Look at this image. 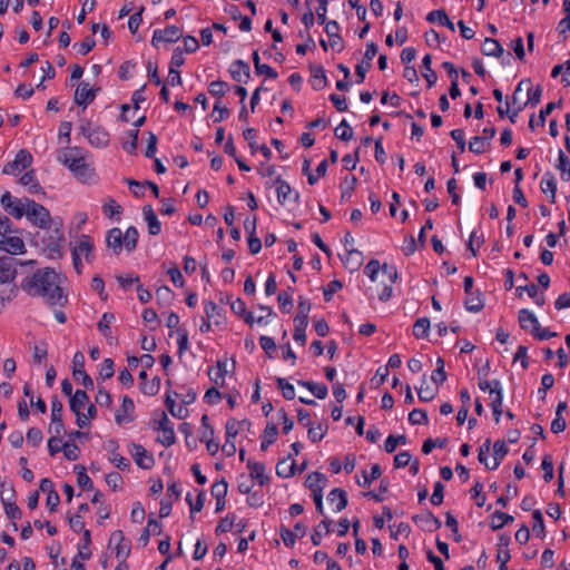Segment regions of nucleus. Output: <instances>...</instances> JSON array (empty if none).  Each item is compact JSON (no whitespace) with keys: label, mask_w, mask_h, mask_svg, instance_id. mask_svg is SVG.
I'll list each match as a JSON object with an SVG mask.
<instances>
[{"label":"nucleus","mask_w":570,"mask_h":570,"mask_svg":"<svg viewBox=\"0 0 570 570\" xmlns=\"http://www.w3.org/2000/svg\"><path fill=\"white\" fill-rule=\"evenodd\" d=\"M97 90L91 88L88 82L81 81L75 91L73 100L78 106L86 109L95 100Z\"/></svg>","instance_id":"nucleus-18"},{"label":"nucleus","mask_w":570,"mask_h":570,"mask_svg":"<svg viewBox=\"0 0 570 570\" xmlns=\"http://www.w3.org/2000/svg\"><path fill=\"white\" fill-rule=\"evenodd\" d=\"M431 65H432V56L430 53H426L422 59V68H423L422 76L426 80L429 88H432L438 80V75L432 69Z\"/></svg>","instance_id":"nucleus-36"},{"label":"nucleus","mask_w":570,"mask_h":570,"mask_svg":"<svg viewBox=\"0 0 570 570\" xmlns=\"http://www.w3.org/2000/svg\"><path fill=\"white\" fill-rule=\"evenodd\" d=\"M183 37V31L177 26H168L165 29H156L153 33L151 45L158 47L161 42H176Z\"/></svg>","instance_id":"nucleus-14"},{"label":"nucleus","mask_w":570,"mask_h":570,"mask_svg":"<svg viewBox=\"0 0 570 570\" xmlns=\"http://www.w3.org/2000/svg\"><path fill=\"white\" fill-rule=\"evenodd\" d=\"M518 321L520 327L522 330L538 331L539 330V321L533 312L528 308H522L519 311Z\"/></svg>","instance_id":"nucleus-28"},{"label":"nucleus","mask_w":570,"mask_h":570,"mask_svg":"<svg viewBox=\"0 0 570 570\" xmlns=\"http://www.w3.org/2000/svg\"><path fill=\"white\" fill-rule=\"evenodd\" d=\"M80 130L92 147L105 148L109 145V132L101 126H94L89 120H83Z\"/></svg>","instance_id":"nucleus-6"},{"label":"nucleus","mask_w":570,"mask_h":570,"mask_svg":"<svg viewBox=\"0 0 570 570\" xmlns=\"http://www.w3.org/2000/svg\"><path fill=\"white\" fill-rule=\"evenodd\" d=\"M28 200H30V199L29 198H22V199L16 198L10 194V191H6L4 194H2V196L0 198V203H1L2 207L4 208V210L9 215H11L12 217H14L17 219H20L24 215H27V209L29 206Z\"/></svg>","instance_id":"nucleus-9"},{"label":"nucleus","mask_w":570,"mask_h":570,"mask_svg":"<svg viewBox=\"0 0 570 570\" xmlns=\"http://www.w3.org/2000/svg\"><path fill=\"white\" fill-rule=\"evenodd\" d=\"M292 292L293 289L291 292L283 291L277 296L278 305L283 313H289L293 308Z\"/></svg>","instance_id":"nucleus-55"},{"label":"nucleus","mask_w":570,"mask_h":570,"mask_svg":"<svg viewBox=\"0 0 570 570\" xmlns=\"http://www.w3.org/2000/svg\"><path fill=\"white\" fill-rule=\"evenodd\" d=\"M541 191L544 194H550V203H556L557 196V179L551 171H546L540 181Z\"/></svg>","instance_id":"nucleus-29"},{"label":"nucleus","mask_w":570,"mask_h":570,"mask_svg":"<svg viewBox=\"0 0 570 570\" xmlns=\"http://www.w3.org/2000/svg\"><path fill=\"white\" fill-rule=\"evenodd\" d=\"M124 247L128 253L132 252L137 247L139 233L135 226H129L125 234H122Z\"/></svg>","instance_id":"nucleus-41"},{"label":"nucleus","mask_w":570,"mask_h":570,"mask_svg":"<svg viewBox=\"0 0 570 570\" xmlns=\"http://www.w3.org/2000/svg\"><path fill=\"white\" fill-rule=\"evenodd\" d=\"M32 161V156L29 151L26 149H21L17 153L14 159L10 163H8L4 168L3 173L7 175H19L22 170H24Z\"/></svg>","instance_id":"nucleus-13"},{"label":"nucleus","mask_w":570,"mask_h":570,"mask_svg":"<svg viewBox=\"0 0 570 570\" xmlns=\"http://www.w3.org/2000/svg\"><path fill=\"white\" fill-rule=\"evenodd\" d=\"M107 246L112 249V252L118 255L124 246L122 232L118 227H114L108 230L106 236Z\"/></svg>","instance_id":"nucleus-31"},{"label":"nucleus","mask_w":570,"mask_h":570,"mask_svg":"<svg viewBox=\"0 0 570 570\" xmlns=\"http://www.w3.org/2000/svg\"><path fill=\"white\" fill-rule=\"evenodd\" d=\"M61 227L62 223L57 222L50 227L42 229V250L50 259H58L62 256V242L65 240V235Z\"/></svg>","instance_id":"nucleus-4"},{"label":"nucleus","mask_w":570,"mask_h":570,"mask_svg":"<svg viewBox=\"0 0 570 570\" xmlns=\"http://www.w3.org/2000/svg\"><path fill=\"white\" fill-rule=\"evenodd\" d=\"M229 73L233 80L247 83L250 78L249 65L242 59L235 60L229 67Z\"/></svg>","instance_id":"nucleus-19"},{"label":"nucleus","mask_w":570,"mask_h":570,"mask_svg":"<svg viewBox=\"0 0 570 570\" xmlns=\"http://www.w3.org/2000/svg\"><path fill=\"white\" fill-rule=\"evenodd\" d=\"M430 331V320L428 317H421L416 320L413 325V335L416 338H426Z\"/></svg>","instance_id":"nucleus-49"},{"label":"nucleus","mask_w":570,"mask_h":570,"mask_svg":"<svg viewBox=\"0 0 570 570\" xmlns=\"http://www.w3.org/2000/svg\"><path fill=\"white\" fill-rule=\"evenodd\" d=\"M335 135L338 139L348 141L353 138V129L346 121L343 119L340 125L335 128Z\"/></svg>","instance_id":"nucleus-56"},{"label":"nucleus","mask_w":570,"mask_h":570,"mask_svg":"<svg viewBox=\"0 0 570 570\" xmlns=\"http://www.w3.org/2000/svg\"><path fill=\"white\" fill-rule=\"evenodd\" d=\"M0 249L10 255H20L24 253V243L19 236L8 235L3 237V244H1Z\"/></svg>","instance_id":"nucleus-27"},{"label":"nucleus","mask_w":570,"mask_h":570,"mask_svg":"<svg viewBox=\"0 0 570 570\" xmlns=\"http://www.w3.org/2000/svg\"><path fill=\"white\" fill-rule=\"evenodd\" d=\"M59 160L82 183H87L94 176V169L86 161L85 153L75 146L67 148Z\"/></svg>","instance_id":"nucleus-3"},{"label":"nucleus","mask_w":570,"mask_h":570,"mask_svg":"<svg viewBox=\"0 0 570 570\" xmlns=\"http://www.w3.org/2000/svg\"><path fill=\"white\" fill-rule=\"evenodd\" d=\"M343 288V284L338 279L331 281L326 286L323 287V296L325 302H330L334 294Z\"/></svg>","instance_id":"nucleus-61"},{"label":"nucleus","mask_w":570,"mask_h":570,"mask_svg":"<svg viewBox=\"0 0 570 570\" xmlns=\"http://www.w3.org/2000/svg\"><path fill=\"white\" fill-rule=\"evenodd\" d=\"M278 435V429L274 423H267L261 439V449L266 451L271 444H273Z\"/></svg>","instance_id":"nucleus-38"},{"label":"nucleus","mask_w":570,"mask_h":570,"mask_svg":"<svg viewBox=\"0 0 570 570\" xmlns=\"http://www.w3.org/2000/svg\"><path fill=\"white\" fill-rule=\"evenodd\" d=\"M311 309H312V304H311L309 299H307L303 296H299L298 297V311H297V314L294 317V320L308 321V315H309Z\"/></svg>","instance_id":"nucleus-57"},{"label":"nucleus","mask_w":570,"mask_h":570,"mask_svg":"<svg viewBox=\"0 0 570 570\" xmlns=\"http://www.w3.org/2000/svg\"><path fill=\"white\" fill-rule=\"evenodd\" d=\"M63 277L53 268L45 267L27 275L20 283V288L31 297H42L50 306L62 307L68 302L61 284Z\"/></svg>","instance_id":"nucleus-1"},{"label":"nucleus","mask_w":570,"mask_h":570,"mask_svg":"<svg viewBox=\"0 0 570 570\" xmlns=\"http://www.w3.org/2000/svg\"><path fill=\"white\" fill-rule=\"evenodd\" d=\"M135 404L130 396L124 395L121 399V407L115 413V421L118 424L128 423L134 420L132 413Z\"/></svg>","instance_id":"nucleus-22"},{"label":"nucleus","mask_w":570,"mask_h":570,"mask_svg":"<svg viewBox=\"0 0 570 570\" xmlns=\"http://www.w3.org/2000/svg\"><path fill=\"white\" fill-rule=\"evenodd\" d=\"M72 375L86 389L94 387V381L85 370V355L80 351L76 352L72 358Z\"/></svg>","instance_id":"nucleus-12"},{"label":"nucleus","mask_w":570,"mask_h":570,"mask_svg":"<svg viewBox=\"0 0 570 570\" xmlns=\"http://www.w3.org/2000/svg\"><path fill=\"white\" fill-rule=\"evenodd\" d=\"M273 184L276 186L277 202L281 205H285L289 202H298L299 194L293 190L291 185L286 180L282 179L281 176H276Z\"/></svg>","instance_id":"nucleus-15"},{"label":"nucleus","mask_w":570,"mask_h":570,"mask_svg":"<svg viewBox=\"0 0 570 570\" xmlns=\"http://www.w3.org/2000/svg\"><path fill=\"white\" fill-rule=\"evenodd\" d=\"M91 544V534L89 530H85L83 538H82V544L79 546L78 554L82 560H88L91 557V551L89 549Z\"/></svg>","instance_id":"nucleus-53"},{"label":"nucleus","mask_w":570,"mask_h":570,"mask_svg":"<svg viewBox=\"0 0 570 570\" xmlns=\"http://www.w3.org/2000/svg\"><path fill=\"white\" fill-rule=\"evenodd\" d=\"M158 436L157 440L165 446H170L175 443L174 424L169 421L167 415L163 413V416L157 422Z\"/></svg>","instance_id":"nucleus-17"},{"label":"nucleus","mask_w":570,"mask_h":570,"mask_svg":"<svg viewBox=\"0 0 570 570\" xmlns=\"http://www.w3.org/2000/svg\"><path fill=\"white\" fill-rule=\"evenodd\" d=\"M514 519L512 515L504 513L502 511H495L491 515L490 527L493 531H497L503 528L505 524L512 522Z\"/></svg>","instance_id":"nucleus-43"},{"label":"nucleus","mask_w":570,"mask_h":570,"mask_svg":"<svg viewBox=\"0 0 570 570\" xmlns=\"http://www.w3.org/2000/svg\"><path fill=\"white\" fill-rule=\"evenodd\" d=\"M95 46H96L95 39L91 37H87L83 41L76 42L73 45V48L77 51V53H79L81 56H86L94 49Z\"/></svg>","instance_id":"nucleus-64"},{"label":"nucleus","mask_w":570,"mask_h":570,"mask_svg":"<svg viewBox=\"0 0 570 570\" xmlns=\"http://www.w3.org/2000/svg\"><path fill=\"white\" fill-rule=\"evenodd\" d=\"M327 501L335 505V512H340L347 505V494L343 489L335 488L328 493Z\"/></svg>","instance_id":"nucleus-34"},{"label":"nucleus","mask_w":570,"mask_h":570,"mask_svg":"<svg viewBox=\"0 0 570 570\" xmlns=\"http://www.w3.org/2000/svg\"><path fill=\"white\" fill-rule=\"evenodd\" d=\"M204 312L208 320H210L215 326H222L225 324V311L213 301L204 302Z\"/></svg>","instance_id":"nucleus-24"},{"label":"nucleus","mask_w":570,"mask_h":570,"mask_svg":"<svg viewBox=\"0 0 570 570\" xmlns=\"http://www.w3.org/2000/svg\"><path fill=\"white\" fill-rule=\"evenodd\" d=\"M409 422L413 425L428 424L429 417L425 410L414 409L409 413Z\"/></svg>","instance_id":"nucleus-59"},{"label":"nucleus","mask_w":570,"mask_h":570,"mask_svg":"<svg viewBox=\"0 0 570 570\" xmlns=\"http://www.w3.org/2000/svg\"><path fill=\"white\" fill-rule=\"evenodd\" d=\"M62 411H63V405H62L61 401L57 396H53L51 399L50 429L53 430L57 434H60L63 431Z\"/></svg>","instance_id":"nucleus-23"},{"label":"nucleus","mask_w":570,"mask_h":570,"mask_svg":"<svg viewBox=\"0 0 570 570\" xmlns=\"http://www.w3.org/2000/svg\"><path fill=\"white\" fill-rule=\"evenodd\" d=\"M357 185V177L355 175H347L341 183V198L342 200L351 197L352 191L355 189Z\"/></svg>","instance_id":"nucleus-46"},{"label":"nucleus","mask_w":570,"mask_h":570,"mask_svg":"<svg viewBox=\"0 0 570 570\" xmlns=\"http://www.w3.org/2000/svg\"><path fill=\"white\" fill-rule=\"evenodd\" d=\"M510 542H511L510 535H508L505 533L500 534L498 538V544H497V547H498L497 556H500V558L507 556V560H510V558H511L510 551H509Z\"/></svg>","instance_id":"nucleus-60"},{"label":"nucleus","mask_w":570,"mask_h":570,"mask_svg":"<svg viewBox=\"0 0 570 570\" xmlns=\"http://www.w3.org/2000/svg\"><path fill=\"white\" fill-rule=\"evenodd\" d=\"M294 334L293 338L295 342L299 343L301 345H305L306 343V328L308 326V321L304 320H294Z\"/></svg>","instance_id":"nucleus-47"},{"label":"nucleus","mask_w":570,"mask_h":570,"mask_svg":"<svg viewBox=\"0 0 570 570\" xmlns=\"http://www.w3.org/2000/svg\"><path fill=\"white\" fill-rule=\"evenodd\" d=\"M435 16H440V24L449 28L451 31L455 30L454 23L449 19L446 12L443 9L430 11L426 16V21L434 23Z\"/></svg>","instance_id":"nucleus-45"},{"label":"nucleus","mask_w":570,"mask_h":570,"mask_svg":"<svg viewBox=\"0 0 570 570\" xmlns=\"http://www.w3.org/2000/svg\"><path fill=\"white\" fill-rule=\"evenodd\" d=\"M249 473L242 475L238 489L242 493L248 494L255 483L263 487L269 482V476L265 473V465H247Z\"/></svg>","instance_id":"nucleus-7"},{"label":"nucleus","mask_w":570,"mask_h":570,"mask_svg":"<svg viewBox=\"0 0 570 570\" xmlns=\"http://www.w3.org/2000/svg\"><path fill=\"white\" fill-rule=\"evenodd\" d=\"M276 384L282 390L283 397L291 401L295 399V387L283 377H276Z\"/></svg>","instance_id":"nucleus-58"},{"label":"nucleus","mask_w":570,"mask_h":570,"mask_svg":"<svg viewBox=\"0 0 570 570\" xmlns=\"http://www.w3.org/2000/svg\"><path fill=\"white\" fill-rule=\"evenodd\" d=\"M207 373L210 382L215 386L223 387L225 384L226 375L228 373L227 360H217L216 365L209 366Z\"/></svg>","instance_id":"nucleus-20"},{"label":"nucleus","mask_w":570,"mask_h":570,"mask_svg":"<svg viewBox=\"0 0 570 570\" xmlns=\"http://www.w3.org/2000/svg\"><path fill=\"white\" fill-rule=\"evenodd\" d=\"M492 458L494 463H499L508 453V445L503 440H498L493 444Z\"/></svg>","instance_id":"nucleus-62"},{"label":"nucleus","mask_w":570,"mask_h":570,"mask_svg":"<svg viewBox=\"0 0 570 570\" xmlns=\"http://www.w3.org/2000/svg\"><path fill=\"white\" fill-rule=\"evenodd\" d=\"M466 295L468 298L465 299L464 305L469 312L478 313L484 307V303L480 294L474 295L471 293Z\"/></svg>","instance_id":"nucleus-50"},{"label":"nucleus","mask_w":570,"mask_h":570,"mask_svg":"<svg viewBox=\"0 0 570 570\" xmlns=\"http://www.w3.org/2000/svg\"><path fill=\"white\" fill-rule=\"evenodd\" d=\"M142 215L148 226V233L153 236L160 234L161 223L159 222L151 205H145L142 207Z\"/></svg>","instance_id":"nucleus-25"},{"label":"nucleus","mask_w":570,"mask_h":570,"mask_svg":"<svg viewBox=\"0 0 570 570\" xmlns=\"http://www.w3.org/2000/svg\"><path fill=\"white\" fill-rule=\"evenodd\" d=\"M481 51L485 56L498 58L503 55L504 50L497 39L485 38L484 42L482 43Z\"/></svg>","instance_id":"nucleus-35"},{"label":"nucleus","mask_w":570,"mask_h":570,"mask_svg":"<svg viewBox=\"0 0 570 570\" xmlns=\"http://www.w3.org/2000/svg\"><path fill=\"white\" fill-rule=\"evenodd\" d=\"M20 184L28 187L31 193L38 191L41 188L33 170L26 171L20 177Z\"/></svg>","instance_id":"nucleus-52"},{"label":"nucleus","mask_w":570,"mask_h":570,"mask_svg":"<svg viewBox=\"0 0 570 570\" xmlns=\"http://www.w3.org/2000/svg\"><path fill=\"white\" fill-rule=\"evenodd\" d=\"M414 522H421L426 531H435L441 528L442 523L431 511H425L413 518Z\"/></svg>","instance_id":"nucleus-32"},{"label":"nucleus","mask_w":570,"mask_h":570,"mask_svg":"<svg viewBox=\"0 0 570 570\" xmlns=\"http://www.w3.org/2000/svg\"><path fill=\"white\" fill-rule=\"evenodd\" d=\"M88 402L89 396L82 390H77L69 400L70 410L76 414L77 425L81 429L86 426V420L82 419L81 410L87 405Z\"/></svg>","instance_id":"nucleus-16"},{"label":"nucleus","mask_w":570,"mask_h":570,"mask_svg":"<svg viewBox=\"0 0 570 570\" xmlns=\"http://www.w3.org/2000/svg\"><path fill=\"white\" fill-rule=\"evenodd\" d=\"M250 426V422L248 420H242V421H238L236 419H229L227 420L226 422V425H225V438H228L229 439H236V436L238 435V433L244 430L245 428H249Z\"/></svg>","instance_id":"nucleus-33"},{"label":"nucleus","mask_w":570,"mask_h":570,"mask_svg":"<svg viewBox=\"0 0 570 570\" xmlns=\"http://www.w3.org/2000/svg\"><path fill=\"white\" fill-rule=\"evenodd\" d=\"M377 53V46L370 41L366 43V50L363 59L355 66L356 82L362 83L365 80L366 72L372 67V60Z\"/></svg>","instance_id":"nucleus-11"},{"label":"nucleus","mask_w":570,"mask_h":570,"mask_svg":"<svg viewBox=\"0 0 570 570\" xmlns=\"http://www.w3.org/2000/svg\"><path fill=\"white\" fill-rule=\"evenodd\" d=\"M28 204L29 206L26 216L32 225L43 229L57 223L51 218L49 210L41 204H38L32 199L28 200Z\"/></svg>","instance_id":"nucleus-8"},{"label":"nucleus","mask_w":570,"mask_h":570,"mask_svg":"<svg viewBox=\"0 0 570 570\" xmlns=\"http://www.w3.org/2000/svg\"><path fill=\"white\" fill-rule=\"evenodd\" d=\"M259 309H262L263 312L266 313V316H258V317H255L253 315V313L250 312H245V315H243L244 317V321L249 324V325H253L254 323H257L258 325H267L271 320H269V316H272L274 314L272 307L269 306H264V305H261L259 306Z\"/></svg>","instance_id":"nucleus-39"},{"label":"nucleus","mask_w":570,"mask_h":570,"mask_svg":"<svg viewBox=\"0 0 570 570\" xmlns=\"http://www.w3.org/2000/svg\"><path fill=\"white\" fill-rule=\"evenodd\" d=\"M116 543V557L120 560H126L130 553V542L124 537L121 530H116L111 533L109 539V546Z\"/></svg>","instance_id":"nucleus-21"},{"label":"nucleus","mask_w":570,"mask_h":570,"mask_svg":"<svg viewBox=\"0 0 570 570\" xmlns=\"http://www.w3.org/2000/svg\"><path fill=\"white\" fill-rule=\"evenodd\" d=\"M331 521L328 519L322 520L317 527L314 529V532L311 535L312 543L314 546H320L324 535H327L331 532Z\"/></svg>","instance_id":"nucleus-40"},{"label":"nucleus","mask_w":570,"mask_h":570,"mask_svg":"<svg viewBox=\"0 0 570 570\" xmlns=\"http://www.w3.org/2000/svg\"><path fill=\"white\" fill-rule=\"evenodd\" d=\"M128 452L131 455L135 463H142L144 459L154 461L153 455L148 454L147 450L140 444H128Z\"/></svg>","instance_id":"nucleus-42"},{"label":"nucleus","mask_w":570,"mask_h":570,"mask_svg":"<svg viewBox=\"0 0 570 570\" xmlns=\"http://www.w3.org/2000/svg\"><path fill=\"white\" fill-rule=\"evenodd\" d=\"M344 265L351 271H356L363 263V254L355 248H346L345 258L343 259Z\"/></svg>","instance_id":"nucleus-37"},{"label":"nucleus","mask_w":570,"mask_h":570,"mask_svg":"<svg viewBox=\"0 0 570 570\" xmlns=\"http://www.w3.org/2000/svg\"><path fill=\"white\" fill-rule=\"evenodd\" d=\"M94 248L92 238L86 234H81L77 239L70 242L72 265L77 274L82 273L83 265L81 263V257H83L87 263H91L94 261Z\"/></svg>","instance_id":"nucleus-5"},{"label":"nucleus","mask_w":570,"mask_h":570,"mask_svg":"<svg viewBox=\"0 0 570 570\" xmlns=\"http://www.w3.org/2000/svg\"><path fill=\"white\" fill-rule=\"evenodd\" d=\"M311 72L312 75L309 82L312 88L316 91L323 90L328 83L327 76L323 66L312 67Z\"/></svg>","instance_id":"nucleus-30"},{"label":"nucleus","mask_w":570,"mask_h":570,"mask_svg":"<svg viewBox=\"0 0 570 570\" xmlns=\"http://www.w3.org/2000/svg\"><path fill=\"white\" fill-rule=\"evenodd\" d=\"M383 279L381 288L377 291V297L381 302H387L393 293V284L397 281L399 274L393 265L383 264Z\"/></svg>","instance_id":"nucleus-10"},{"label":"nucleus","mask_w":570,"mask_h":570,"mask_svg":"<svg viewBox=\"0 0 570 570\" xmlns=\"http://www.w3.org/2000/svg\"><path fill=\"white\" fill-rule=\"evenodd\" d=\"M114 321H115V315L112 313H104L102 314L97 326L104 336L108 337L110 335V324Z\"/></svg>","instance_id":"nucleus-63"},{"label":"nucleus","mask_w":570,"mask_h":570,"mask_svg":"<svg viewBox=\"0 0 570 570\" xmlns=\"http://www.w3.org/2000/svg\"><path fill=\"white\" fill-rule=\"evenodd\" d=\"M229 90V85L223 80H214L208 85V91L212 96L220 99Z\"/></svg>","instance_id":"nucleus-51"},{"label":"nucleus","mask_w":570,"mask_h":570,"mask_svg":"<svg viewBox=\"0 0 570 570\" xmlns=\"http://www.w3.org/2000/svg\"><path fill=\"white\" fill-rule=\"evenodd\" d=\"M165 404L169 413L175 417L184 419L188 414L187 407L185 405L176 404L175 400H173L170 395H167Z\"/></svg>","instance_id":"nucleus-48"},{"label":"nucleus","mask_w":570,"mask_h":570,"mask_svg":"<svg viewBox=\"0 0 570 570\" xmlns=\"http://www.w3.org/2000/svg\"><path fill=\"white\" fill-rule=\"evenodd\" d=\"M306 485L312 491V495L323 494V489L327 485V478L320 472H312L306 478Z\"/></svg>","instance_id":"nucleus-26"},{"label":"nucleus","mask_w":570,"mask_h":570,"mask_svg":"<svg viewBox=\"0 0 570 570\" xmlns=\"http://www.w3.org/2000/svg\"><path fill=\"white\" fill-rule=\"evenodd\" d=\"M364 274L373 282L376 283L379 281V276H383V265L375 258L371 259L365 268Z\"/></svg>","instance_id":"nucleus-44"},{"label":"nucleus","mask_w":570,"mask_h":570,"mask_svg":"<svg viewBox=\"0 0 570 570\" xmlns=\"http://www.w3.org/2000/svg\"><path fill=\"white\" fill-rule=\"evenodd\" d=\"M307 465H276V473L281 478H289L303 472Z\"/></svg>","instance_id":"nucleus-54"},{"label":"nucleus","mask_w":570,"mask_h":570,"mask_svg":"<svg viewBox=\"0 0 570 570\" xmlns=\"http://www.w3.org/2000/svg\"><path fill=\"white\" fill-rule=\"evenodd\" d=\"M24 264H35V261L22 262L11 256L0 257V301L3 304L16 296L17 287L13 281L17 276V266Z\"/></svg>","instance_id":"nucleus-2"}]
</instances>
